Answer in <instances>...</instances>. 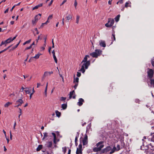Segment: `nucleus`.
Wrapping results in <instances>:
<instances>
[{
	"label": "nucleus",
	"instance_id": "obj_1",
	"mask_svg": "<svg viewBox=\"0 0 154 154\" xmlns=\"http://www.w3.org/2000/svg\"><path fill=\"white\" fill-rule=\"evenodd\" d=\"M88 57L89 58V56L88 55H86L81 63V64L83 63V64L80 70V71L83 73H84L85 72V68L86 69H87L88 66L90 64V61L87 60Z\"/></svg>",
	"mask_w": 154,
	"mask_h": 154
},
{
	"label": "nucleus",
	"instance_id": "obj_2",
	"mask_svg": "<svg viewBox=\"0 0 154 154\" xmlns=\"http://www.w3.org/2000/svg\"><path fill=\"white\" fill-rule=\"evenodd\" d=\"M101 51L96 49L95 50V52H93L90 54V55L93 57L97 58L98 56H100L101 55Z\"/></svg>",
	"mask_w": 154,
	"mask_h": 154
},
{
	"label": "nucleus",
	"instance_id": "obj_3",
	"mask_svg": "<svg viewBox=\"0 0 154 154\" xmlns=\"http://www.w3.org/2000/svg\"><path fill=\"white\" fill-rule=\"evenodd\" d=\"M17 36V35H16L13 38L11 37L8 38L5 41H2V42L1 44L0 45V46H2L4 44H5V43L8 44L10 43L12 41L14 40L16 38Z\"/></svg>",
	"mask_w": 154,
	"mask_h": 154
},
{
	"label": "nucleus",
	"instance_id": "obj_4",
	"mask_svg": "<svg viewBox=\"0 0 154 154\" xmlns=\"http://www.w3.org/2000/svg\"><path fill=\"white\" fill-rule=\"evenodd\" d=\"M114 22L113 19L109 18L108 19L107 23L105 24V26L107 27H110L114 24Z\"/></svg>",
	"mask_w": 154,
	"mask_h": 154
},
{
	"label": "nucleus",
	"instance_id": "obj_5",
	"mask_svg": "<svg viewBox=\"0 0 154 154\" xmlns=\"http://www.w3.org/2000/svg\"><path fill=\"white\" fill-rule=\"evenodd\" d=\"M148 75V77L150 79H151L152 78L154 74V71L152 69H149V70L147 72Z\"/></svg>",
	"mask_w": 154,
	"mask_h": 154
},
{
	"label": "nucleus",
	"instance_id": "obj_6",
	"mask_svg": "<svg viewBox=\"0 0 154 154\" xmlns=\"http://www.w3.org/2000/svg\"><path fill=\"white\" fill-rule=\"evenodd\" d=\"M23 103V101L22 100V99H20L17 100L15 102V104L16 105L14 107H15L18 108L19 106H21V105Z\"/></svg>",
	"mask_w": 154,
	"mask_h": 154
},
{
	"label": "nucleus",
	"instance_id": "obj_7",
	"mask_svg": "<svg viewBox=\"0 0 154 154\" xmlns=\"http://www.w3.org/2000/svg\"><path fill=\"white\" fill-rule=\"evenodd\" d=\"M111 149L112 148L110 146H107L106 148L103 149L101 151L100 154L107 152L110 151Z\"/></svg>",
	"mask_w": 154,
	"mask_h": 154
},
{
	"label": "nucleus",
	"instance_id": "obj_8",
	"mask_svg": "<svg viewBox=\"0 0 154 154\" xmlns=\"http://www.w3.org/2000/svg\"><path fill=\"white\" fill-rule=\"evenodd\" d=\"M88 137L86 134H85L84 138H83L82 142L83 145H86L88 143Z\"/></svg>",
	"mask_w": 154,
	"mask_h": 154
},
{
	"label": "nucleus",
	"instance_id": "obj_9",
	"mask_svg": "<svg viewBox=\"0 0 154 154\" xmlns=\"http://www.w3.org/2000/svg\"><path fill=\"white\" fill-rule=\"evenodd\" d=\"M103 144V142L101 141L97 143L96 145L97 147H100L101 149H101L104 146V145Z\"/></svg>",
	"mask_w": 154,
	"mask_h": 154
},
{
	"label": "nucleus",
	"instance_id": "obj_10",
	"mask_svg": "<svg viewBox=\"0 0 154 154\" xmlns=\"http://www.w3.org/2000/svg\"><path fill=\"white\" fill-rule=\"evenodd\" d=\"M75 94V92L74 90H73L71 92H70L69 93V98L71 99L72 98L73 99H75L76 97V95H74L73 97L72 96L74 94Z\"/></svg>",
	"mask_w": 154,
	"mask_h": 154
},
{
	"label": "nucleus",
	"instance_id": "obj_11",
	"mask_svg": "<svg viewBox=\"0 0 154 154\" xmlns=\"http://www.w3.org/2000/svg\"><path fill=\"white\" fill-rule=\"evenodd\" d=\"M154 146H152L151 145V143H150L148 145H146V148L144 149L147 150L148 149L150 148L151 150H154V149L153 148Z\"/></svg>",
	"mask_w": 154,
	"mask_h": 154
},
{
	"label": "nucleus",
	"instance_id": "obj_12",
	"mask_svg": "<svg viewBox=\"0 0 154 154\" xmlns=\"http://www.w3.org/2000/svg\"><path fill=\"white\" fill-rule=\"evenodd\" d=\"M84 102V100L82 98H80L79 99V102L77 103V104L79 106H81Z\"/></svg>",
	"mask_w": 154,
	"mask_h": 154
},
{
	"label": "nucleus",
	"instance_id": "obj_13",
	"mask_svg": "<svg viewBox=\"0 0 154 154\" xmlns=\"http://www.w3.org/2000/svg\"><path fill=\"white\" fill-rule=\"evenodd\" d=\"M53 73V71H51V72H48V71H46L44 73L43 76L44 77H45L47 76H48V75H50L51 74H52Z\"/></svg>",
	"mask_w": 154,
	"mask_h": 154
},
{
	"label": "nucleus",
	"instance_id": "obj_14",
	"mask_svg": "<svg viewBox=\"0 0 154 154\" xmlns=\"http://www.w3.org/2000/svg\"><path fill=\"white\" fill-rule=\"evenodd\" d=\"M93 150L94 152H98L102 150L101 149L100 147H95L93 148Z\"/></svg>",
	"mask_w": 154,
	"mask_h": 154
},
{
	"label": "nucleus",
	"instance_id": "obj_15",
	"mask_svg": "<svg viewBox=\"0 0 154 154\" xmlns=\"http://www.w3.org/2000/svg\"><path fill=\"white\" fill-rule=\"evenodd\" d=\"M41 14H38V15H36L35 17V21H37L38 20L40 19L41 18Z\"/></svg>",
	"mask_w": 154,
	"mask_h": 154
},
{
	"label": "nucleus",
	"instance_id": "obj_16",
	"mask_svg": "<svg viewBox=\"0 0 154 154\" xmlns=\"http://www.w3.org/2000/svg\"><path fill=\"white\" fill-rule=\"evenodd\" d=\"M42 5L43 4L42 3L38 4V5L33 8L32 10H34L37 9L38 8L42 7Z\"/></svg>",
	"mask_w": 154,
	"mask_h": 154
},
{
	"label": "nucleus",
	"instance_id": "obj_17",
	"mask_svg": "<svg viewBox=\"0 0 154 154\" xmlns=\"http://www.w3.org/2000/svg\"><path fill=\"white\" fill-rule=\"evenodd\" d=\"M153 134H154V132L151 133V137H149V139H151V141L154 142V135H153Z\"/></svg>",
	"mask_w": 154,
	"mask_h": 154
},
{
	"label": "nucleus",
	"instance_id": "obj_18",
	"mask_svg": "<svg viewBox=\"0 0 154 154\" xmlns=\"http://www.w3.org/2000/svg\"><path fill=\"white\" fill-rule=\"evenodd\" d=\"M100 44L101 46L103 47H105L106 46L105 42L104 41H101Z\"/></svg>",
	"mask_w": 154,
	"mask_h": 154
},
{
	"label": "nucleus",
	"instance_id": "obj_19",
	"mask_svg": "<svg viewBox=\"0 0 154 154\" xmlns=\"http://www.w3.org/2000/svg\"><path fill=\"white\" fill-rule=\"evenodd\" d=\"M76 154H82V149H78V148H77V149L76 151Z\"/></svg>",
	"mask_w": 154,
	"mask_h": 154
},
{
	"label": "nucleus",
	"instance_id": "obj_20",
	"mask_svg": "<svg viewBox=\"0 0 154 154\" xmlns=\"http://www.w3.org/2000/svg\"><path fill=\"white\" fill-rule=\"evenodd\" d=\"M12 104V102H8L6 103H5L4 105V107H8L10 105H11Z\"/></svg>",
	"mask_w": 154,
	"mask_h": 154
},
{
	"label": "nucleus",
	"instance_id": "obj_21",
	"mask_svg": "<svg viewBox=\"0 0 154 154\" xmlns=\"http://www.w3.org/2000/svg\"><path fill=\"white\" fill-rule=\"evenodd\" d=\"M55 113H56V116L57 117H60V116H61V113L60 112H59L58 110H56L55 111Z\"/></svg>",
	"mask_w": 154,
	"mask_h": 154
},
{
	"label": "nucleus",
	"instance_id": "obj_22",
	"mask_svg": "<svg viewBox=\"0 0 154 154\" xmlns=\"http://www.w3.org/2000/svg\"><path fill=\"white\" fill-rule=\"evenodd\" d=\"M116 148L115 146H114L112 149H111V151L110 152V154H112L116 150Z\"/></svg>",
	"mask_w": 154,
	"mask_h": 154
},
{
	"label": "nucleus",
	"instance_id": "obj_23",
	"mask_svg": "<svg viewBox=\"0 0 154 154\" xmlns=\"http://www.w3.org/2000/svg\"><path fill=\"white\" fill-rule=\"evenodd\" d=\"M52 143L51 141H49L48 143L47 147L48 148H51L52 146Z\"/></svg>",
	"mask_w": 154,
	"mask_h": 154
},
{
	"label": "nucleus",
	"instance_id": "obj_24",
	"mask_svg": "<svg viewBox=\"0 0 154 154\" xmlns=\"http://www.w3.org/2000/svg\"><path fill=\"white\" fill-rule=\"evenodd\" d=\"M42 148V145H38V147L36 149V150L37 151H40Z\"/></svg>",
	"mask_w": 154,
	"mask_h": 154
},
{
	"label": "nucleus",
	"instance_id": "obj_25",
	"mask_svg": "<svg viewBox=\"0 0 154 154\" xmlns=\"http://www.w3.org/2000/svg\"><path fill=\"white\" fill-rule=\"evenodd\" d=\"M48 83H47L46 87H45V97H47V88H48Z\"/></svg>",
	"mask_w": 154,
	"mask_h": 154
},
{
	"label": "nucleus",
	"instance_id": "obj_26",
	"mask_svg": "<svg viewBox=\"0 0 154 154\" xmlns=\"http://www.w3.org/2000/svg\"><path fill=\"white\" fill-rule=\"evenodd\" d=\"M120 16V15L119 14L115 18V21H116L117 22H118L119 20Z\"/></svg>",
	"mask_w": 154,
	"mask_h": 154
},
{
	"label": "nucleus",
	"instance_id": "obj_27",
	"mask_svg": "<svg viewBox=\"0 0 154 154\" xmlns=\"http://www.w3.org/2000/svg\"><path fill=\"white\" fill-rule=\"evenodd\" d=\"M41 54L40 53H38V54H36L35 56L32 57V58H35L36 59H38L40 55H41Z\"/></svg>",
	"mask_w": 154,
	"mask_h": 154
},
{
	"label": "nucleus",
	"instance_id": "obj_28",
	"mask_svg": "<svg viewBox=\"0 0 154 154\" xmlns=\"http://www.w3.org/2000/svg\"><path fill=\"white\" fill-rule=\"evenodd\" d=\"M75 75H74V77H75ZM79 79L78 77H76V78H75L74 77V81H73L74 82H77L76 83H78V82H79Z\"/></svg>",
	"mask_w": 154,
	"mask_h": 154
},
{
	"label": "nucleus",
	"instance_id": "obj_29",
	"mask_svg": "<svg viewBox=\"0 0 154 154\" xmlns=\"http://www.w3.org/2000/svg\"><path fill=\"white\" fill-rule=\"evenodd\" d=\"M62 107L63 109H66L67 107V104H62Z\"/></svg>",
	"mask_w": 154,
	"mask_h": 154
},
{
	"label": "nucleus",
	"instance_id": "obj_30",
	"mask_svg": "<svg viewBox=\"0 0 154 154\" xmlns=\"http://www.w3.org/2000/svg\"><path fill=\"white\" fill-rule=\"evenodd\" d=\"M79 133L77 132V134L76 135V136L75 138V142H77V141L78 140V138L79 137Z\"/></svg>",
	"mask_w": 154,
	"mask_h": 154
},
{
	"label": "nucleus",
	"instance_id": "obj_31",
	"mask_svg": "<svg viewBox=\"0 0 154 154\" xmlns=\"http://www.w3.org/2000/svg\"><path fill=\"white\" fill-rule=\"evenodd\" d=\"M49 22V20H47V21L44 23H42V25L40 26L41 28H42L43 27V26L45 24H47Z\"/></svg>",
	"mask_w": 154,
	"mask_h": 154
},
{
	"label": "nucleus",
	"instance_id": "obj_32",
	"mask_svg": "<svg viewBox=\"0 0 154 154\" xmlns=\"http://www.w3.org/2000/svg\"><path fill=\"white\" fill-rule=\"evenodd\" d=\"M66 20H70L72 19V16L71 15L69 14L68 16H67L66 17Z\"/></svg>",
	"mask_w": 154,
	"mask_h": 154
},
{
	"label": "nucleus",
	"instance_id": "obj_33",
	"mask_svg": "<svg viewBox=\"0 0 154 154\" xmlns=\"http://www.w3.org/2000/svg\"><path fill=\"white\" fill-rule=\"evenodd\" d=\"M63 149V153L64 154L66 153L67 149H66V147L65 146L64 147L62 148Z\"/></svg>",
	"mask_w": 154,
	"mask_h": 154
},
{
	"label": "nucleus",
	"instance_id": "obj_34",
	"mask_svg": "<svg viewBox=\"0 0 154 154\" xmlns=\"http://www.w3.org/2000/svg\"><path fill=\"white\" fill-rule=\"evenodd\" d=\"M44 134V137L42 138V140H44L45 138L46 137H47L48 136V133L46 132H45L43 133Z\"/></svg>",
	"mask_w": 154,
	"mask_h": 154
},
{
	"label": "nucleus",
	"instance_id": "obj_35",
	"mask_svg": "<svg viewBox=\"0 0 154 154\" xmlns=\"http://www.w3.org/2000/svg\"><path fill=\"white\" fill-rule=\"evenodd\" d=\"M31 39H29L28 40L25 42H24L23 43V45H25L27 44H28V43H29L31 42Z\"/></svg>",
	"mask_w": 154,
	"mask_h": 154
},
{
	"label": "nucleus",
	"instance_id": "obj_36",
	"mask_svg": "<svg viewBox=\"0 0 154 154\" xmlns=\"http://www.w3.org/2000/svg\"><path fill=\"white\" fill-rule=\"evenodd\" d=\"M25 91L26 94H29L31 92V90L30 89L26 90H25Z\"/></svg>",
	"mask_w": 154,
	"mask_h": 154
},
{
	"label": "nucleus",
	"instance_id": "obj_37",
	"mask_svg": "<svg viewBox=\"0 0 154 154\" xmlns=\"http://www.w3.org/2000/svg\"><path fill=\"white\" fill-rule=\"evenodd\" d=\"M150 80L151 84L153 85V87L154 88V79H151Z\"/></svg>",
	"mask_w": 154,
	"mask_h": 154
},
{
	"label": "nucleus",
	"instance_id": "obj_38",
	"mask_svg": "<svg viewBox=\"0 0 154 154\" xmlns=\"http://www.w3.org/2000/svg\"><path fill=\"white\" fill-rule=\"evenodd\" d=\"M53 58L54 59V61H55V63H57V59L55 56V55H54L53 56Z\"/></svg>",
	"mask_w": 154,
	"mask_h": 154
},
{
	"label": "nucleus",
	"instance_id": "obj_39",
	"mask_svg": "<svg viewBox=\"0 0 154 154\" xmlns=\"http://www.w3.org/2000/svg\"><path fill=\"white\" fill-rule=\"evenodd\" d=\"M80 17L79 15H77L76 16V23H78L79 22V19Z\"/></svg>",
	"mask_w": 154,
	"mask_h": 154
},
{
	"label": "nucleus",
	"instance_id": "obj_40",
	"mask_svg": "<svg viewBox=\"0 0 154 154\" xmlns=\"http://www.w3.org/2000/svg\"><path fill=\"white\" fill-rule=\"evenodd\" d=\"M112 38H113V39H114L113 40L115 41H116V37H115V36L114 32L112 33Z\"/></svg>",
	"mask_w": 154,
	"mask_h": 154
},
{
	"label": "nucleus",
	"instance_id": "obj_41",
	"mask_svg": "<svg viewBox=\"0 0 154 154\" xmlns=\"http://www.w3.org/2000/svg\"><path fill=\"white\" fill-rule=\"evenodd\" d=\"M52 17H53V15L52 14L48 16L47 20H49L51 19L52 18Z\"/></svg>",
	"mask_w": 154,
	"mask_h": 154
},
{
	"label": "nucleus",
	"instance_id": "obj_42",
	"mask_svg": "<svg viewBox=\"0 0 154 154\" xmlns=\"http://www.w3.org/2000/svg\"><path fill=\"white\" fill-rule=\"evenodd\" d=\"M66 97H62L60 98V100L61 101H64L66 100Z\"/></svg>",
	"mask_w": 154,
	"mask_h": 154
},
{
	"label": "nucleus",
	"instance_id": "obj_43",
	"mask_svg": "<svg viewBox=\"0 0 154 154\" xmlns=\"http://www.w3.org/2000/svg\"><path fill=\"white\" fill-rule=\"evenodd\" d=\"M129 4V2H126L125 5V8H127L128 7V5Z\"/></svg>",
	"mask_w": 154,
	"mask_h": 154
},
{
	"label": "nucleus",
	"instance_id": "obj_44",
	"mask_svg": "<svg viewBox=\"0 0 154 154\" xmlns=\"http://www.w3.org/2000/svg\"><path fill=\"white\" fill-rule=\"evenodd\" d=\"M19 43H20V42L18 44H17L13 48V49H15L17 47L18 45H19Z\"/></svg>",
	"mask_w": 154,
	"mask_h": 154
},
{
	"label": "nucleus",
	"instance_id": "obj_45",
	"mask_svg": "<svg viewBox=\"0 0 154 154\" xmlns=\"http://www.w3.org/2000/svg\"><path fill=\"white\" fill-rule=\"evenodd\" d=\"M77 5V3L76 0H75V2L74 3V6L75 7V8L76 9V7Z\"/></svg>",
	"mask_w": 154,
	"mask_h": 154
},
{
	"label": "nucleus",
	"instance_id": "obj_46",
	"mask_svg": "<svg viewBox=\"0 0 154 154\" xmlns=\"http://www.w3.org/2000/svg\"><path fill=\"white\" fill-rule=\"evenodd\" d=\"M151 63L152 65L154 67V57L152 60Z\"/></svg>",
	"mask_w": 154,
	"mask_h": 154
},
{
	"label": "nucleus",
	"instance_id": "obj_47",
	"mask_svg": "<svg viewBox=\"0 0 154 154\" xmlns=\"http://www.w3.org/2000/svg\"><path fill=\"white\" fill-rule=\"evenodd\" d=\"M78 83H76L75 85L73 86V87H74L75 90L76 89V88H77V86H78Z\"/></svg>",
	"mask_w": 154,
	"mask_h": 154
},
{
	"label": "nucleus",
	"instance_id": "obj_48",
	"mask_svg": "<svg viewBox=\"0 0 154 154\" xmlns=\"http://www.w3.org/2000/svg\"><path fill=\"white\" fill-rule=\"evenodd\" d=\"M45 46H46V44H44L43 46V47H42L41 48L42 50H44V49H45Z\"/></svg>",
	"mask_w": 154,
	"mask_h": 154
},
{
	"label": "nucleus",
	"instance_id": "obj_49",
	"mask_svg": "<svg viewBox=\"0 0 154 154\" xmlns=\"http://www.w3.org/2000/svg\"><path fill=\"white\" fill-rule=\"evenodd\" d=\"M32 45H30L29 47H26L25 49V50H28V49H29L30 48H32Z\"/></svg>",
	"mask_w": 154,
	"mask_h": 154
},
{
	"label": "nucleus",
	"instance_id": "obj_50",
	"mask_svg": "<svg viewBox=\"0 0 154 154\" xmlns=\"http://www.w3.org/2000/svg\"><path fill=\"white\" fill-rule=\"evenodd\" d=\"M82 145L81 144H80L79 145L78 149H82Z\"/></svg>",
	"mask_w": 154,
	"mask_h": 154
},
{
	"label": "nucleus",
	"instance_id": "obj_51",
	"mask_svg": "<svg viewBox=\"0 0 154 154\" xmlns=\"http://www.w3.org/2000/svg\"><path fill=\"white\" fill-rule=\"evenodd\" d=\"M81 74L80 72H78L77 73V76L78 77H79L81 76Z\"/></svg>",
	"mask_w": 154,
	"mask_h": 154
},
{
	"label": "nucleus",
	"instance_id": "obj_52",
	"mask_svg": "<svg viewBox=\"0 0 154 154\" xmlns=\"http://www.w3.org/2000/svg\"><path fill=\"white\" fill-rule=\"evenodd\" d=\"M16 122H14V127H13V129L15 130V127H16Z\"/></svg>",
	"mask_w": 154,
	"mask_h": 154
},
{
	"label": "nucleus",
	"instance_id": "obj_53",
	"mask_svg": "<svg viewBox=\"0 0 154 154\" xmlns=\"http://www.w3.org/2000/svg\"><path fill=\"white\" fill-rule=\"evenodd\" d=\"M36 22H37V21H35V19L34 20H32V23L33 24V25L35 24L36 23Z\"/></svg>",
	"mask_w": 154,
	"mask_h": 154
},
{
	"label": "nucleus",
	"instance_id": "obj_54",
	"mask_svg": "<svg viewBox=\"0 0 154 154\" xmlns=\"http://www.w3.org/2000/svg\"><path fill=\"white\" fill-rule=\"evenodd\" d=\"M10 139H11V140H12V135L11 131H10Z\"/></svg>",
	"mask_w": 154,
	"mask_h": 154
},
{
	"label": "nucleus",
	"instance_id": "obj_55",
	"mask_svg": "<svg viewBox=\"0 0 154 154\" xmlns=\"http://www.w3.org/2000/svg\"><path fill=\"white\" fill-rule=\"evenodd\" d=\"M52 134L54 138H56V135L55 133H52Z\"/></svg>",
	"mask_w": 154,
	"mask_h": 154
},
{
	"label": "nucleus",
	"instance_id": "obj_56",
	"mask_svg": "<svg viewBox=\"0 0 154 154\" xmlns=\"http://www.w3.org/2000/svg\"><path fill=\"white\" fill-rule=\"evenodd\" d=\"M53 0H51L50 3L48 4V6H50L52 4Z\"/></svg>",
	"mask_w": 154,
	"mask_h": 154
},
{
	"label": "nucleus",
	"instance_id": "obj_57",
	"mask_svg": "<svg viewBox=\"0 0 154 154\" xmlns=\"http://www.w3.org/2000/svg\"><path fill=\"white\" fill-rule=\"evenodd\" d=\"M66 1L67 0H64L61 4V5H63L64 3H65L66 2Z\"/></svg>",
	"mask_w": 154,
	"mask_h": 154
},
{
	"label": "nucleus",
	"instance_id": "obj_58",
	"mask_svg": "<svg viewBox=\"0 0 154 154\" xmlns=\"http://www.w3.org/2000/svg\"><path fill=\"white\" fill-rule=\"evenodd\" d=\"M8 11H9V8H7L6 10L4 11V13H8Z\"/></svg>",
	"mask_w": 154,
	"mask_h": 154
},
{
	"label": "nucleus",
	"instance_id": "obj_59",
	"mask_svg": "<svg viewBox=\"0 0 154 154\" xmlns=\"http://www.w3.org/2000/svg\"><path fill=\"white\" fill-rule=\"evenodd\" d=\"M19 112H20V115H21L22 114L21 109L20 108H19Z\"/></svg>",
	"mask_w": 154,
	"mask_h": 154
},
{
	"label": "nucleus",
	"instance_id": "obj_60",
	"mask_svg": "<svg viewBox=\"0 0 154 154\" xmlns=\"http://www.w3.org/2000/svg\"><path fill=\"white\" fill-rule=\"evenodd\" d=\"M118 2H119L120 4H122L123 3V0H119L118 1Z\"/></svg>",
	"mask_w": 154,
	"mask_h": 154
},
{
	"label": "nucleus",
	"instance_id": "obj_61",
	"mask_svg": "<svg viewBox=\"0 0 154 154\" xmlns=\"http://www.w3.org/2000/svg\"><path fill=\"white\" fill-rule=\"evenodd\" d=\"M16 6V5H14L11 8V9L10 10V11H12L14 8H15V7Z\"/></svg>",
	"mask_w": 154,
	"mask_h": 154
},
{
	"label": "nucleus",
	"instance_id": "obj_62",
	"mask_svg": "<svg viewBox=\"0 0 154 154\" xmlns=\"http://www.w3.org/2000/svg\"><path fill=\"white\" fill-rule=\"evenodd\" d=\"M117 147L118 148L117 151H119L120 149V146L119 145H118L117 146Z\"/></svg>",
	"mask_w": 154,
	"mask_h": 154
},
{
	"label": "nucleus",
	"instance_id": "obj_63",
	"mask_svg": "<svg viewBox=\"0 0 154 154\" xmlns=\"http://www.w3.org/2000/svg\"><path fill=\"white\" fill-rule=\"evenodd\" d=\"M40 85V83H37V88H38Z\"/></svg>",
	"mask_w": 154,
	"mask_h": 154
},
{
	"label": "nucleus",
	"instance_id": "obj_64",
	"mask_svg": "<svg viewBox=\"0 0 154 154\" xmlns=\"http://www.w3.org/2000/svg\"><path fill=\"white\" fill-rule=\"evenodd\" d=\"M28 75H23V76L24 79H25L26 78L28 77Z\"/></svg>",
	"mask_w": 154,
	"mask_h": 154
}]
</instances>
